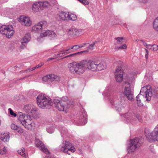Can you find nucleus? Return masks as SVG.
I'll return each mask as SVG.
<instances>
[{
	"mask_svg": "<svg viewBox=\"0 0 158 158\" xmlns=\"http://www.w3.org/2000/svg\"><path fill=\"white\" fill-rule=\"evenodd\" d=\"M10 127L12 129L14 130H16L19 128V127L16 124L13 123L11 124Z\"/></svg>",
	"mask_w": 158,
	"mask_h": 158,
	"instance_id": "obj_36",
	"label": "nucleus"
},
{
	"mask_svg": "<svg viewBox=\"0 0 158 158\" xmlns=\"http://www.w3.org/2000/svg\"><path fill=\"white\" fill-rule=\"evenodd\" d=\"M80 2L85 5H88L89 4L88 1L87 0H78Z\"/></svg>",
	"mask_w": 158,
	"mask_h": 158,
	"instance_id": "obj_40",
	"label": "nucleus"
},
{
	"mask_svg": "<svg viewBox=\"0 0 158 158\" xmlns=\"http://www.w3.org/2000/svg\"><path fill=\"white\" fill-rule=\"evenodd\" d=\"M123 72L120 66H117L114 73L115 77L117 81L120 82L123 79Z\"/></svg>",
	"mask_w": 158,
	"mask_h": 158,
	"instance_id": "obj_10",
	"label": "nucleus"
},
{
	"mask_svg": "<svg viewBox=\"0 0 158 158\" xmlns=\"http://www.w3.org/2000/svg\"><path fill=\"white\" fill-rule=\"evenodd\" d=\"M24 110L31 116L35 117L37 113V109L32 105H27L23 108Z\"/></svg>",
	"mask_w": 158,
	"mask_h": 158,
	"instance_id": "obj_9",
	"label": "nucleus"
},
{
	"mask_svg": "<svg viewBox=\"0 0 158 158\" xmlns=\"http://www.w3.org/2000/svg\"><path fill=\"white\" fill-rule=\"evenodd\" d=\"M47 26V22L45 21H41L32 27V31L40 32Z\"/></svg>",
	"mask_w": 158,
	"mask_h": 158,
	"instance_id": "obj_13",
	"label": "nucleus"
},
{
	"mask_svg": "<svg viewBox=\"0 0 158 158\" xmlns=\"http://www.w3.org/2000/svg\"><path fill=\"white\" fill-rule=\"evenodd\" d=\"M77 19L76 15L74 14H68L67 21L69 20L75 21Z\"/></svg>",
	"mask_w": 158,
	"mask_h": 158,
	"instance_id": "obj_26",
	"label": "nucleus"
},
{
	"mask_svg": "<svg viewBox=\"0 0 158 158\" xmlns=\"http://www.w3.org/2000/svg\"><path fill=\"white\" fill-rule=\"evenodd\" d=\"M43 64H44L43 63H41L40 64H39L36 66L35 67H36V68H38L42 66L43 65Z\"/></svg>",
	"mask_w": 158,
	"mask_h": 158,
	"instance_id": "obj_50",
	"label": "nucleus"
},
{
	"mask_svg": "<svg viewBox=\"0 0 158 158\" xmlns=\"http://www.w3.org/2000/svg\"><path fill=\"white\" fill-rule=\"evenodd\" d=\"M20 47L22 49H24L25 48V45L23 44H22L20 46Z\"/></svg>",
	"mask_w": 158,
	"mask_h": 158,
	"instance_id": "obj_51",
	"label": "nucleus"
},
{
	"mask_svg": "<svg viewBox=\"0 0 158 158\" xmlns=\"http://www.w3.org/2000/svg\"><path fill=\"white\" fill-rule=\"evenodd\" d=\"M123 37H122L115 38V39L117 40V43L118 44H121L123 42Z\"/></svg>",
	"mask_w": 158,
	"mask_h": 158,
	"instance_id": "obj_34",
	"label": "nucleus"
},
{
	"mask_svg": "<svg viewBox=\"0 0 158 158\" xmlns=\"http://www.w3.org/2000/svg\"><path fill=\"white\" fill-rule=\"evenodd\" d=\"M7 152V149L4 147L2 149H0V154L2 155L5 154Z\"/></svg>",
	"mask_w": 158,
	"mask_h": 158,
	"instance_id": "obj_39",
	"label": "nucleus"
},
{
	"mask_svg": "<svg viewBox=\"0 0 158 158\" xmlns=\"http://www.w3.org/2000/svg\"><path fill=\"white\" fill-rule=\"evenodd\" d=\"M35 69H36V67H34V68H33L31 70H30V71L33 70H35Z\"/></svg>",
	"mask_w": 158,
	"mask_h": 158,
	"instance_id": "obj_54",
	"label": "nucleus"
},
{
	"mask_svg": "<svg viewBox=\"0 0 158 158\" xmlns=\"http://www.w3.org/2000/svg\"><path fill=\"white\" fill-rule=\"evenodd\" d=\"M18 152L19 154L22 156L23 157L26 158V155L25 153V151L24 148H20L18 151Z\"/></svg>",
	"mask_w": 158,
	"mask_h": 158,
	"instance_id": "obj_29",
	"label": "nucleus"
},
{
	"mask_svg": "<svg viewBox=\"0 0 158 158\" xmlns=\"http://www.w3.org/2000/svg\"><path fill=\"white\" fill-rule=\"evenodd\" d=\"M124 116V118H126L127 120H128L131 121V120L134 119L135 117H136L139 122H142L143 121L139 114H135L131 112H129L126 113Z\"/></svg>",
	"mask_w": 158,
	"mask_h": 158,
	"instance_id": "obj_14",
	"label": "nucleus"
},
{
	"mask_svg": "<svg viewBox=\"0 0 158 158\" xmlns=\"http://www.w3.org/2000/svg\"><path fill=\"white\" fill-rule=\"evenodd\" d=\"M84 122L83 123H82V124L83 125H84L86 123H87V120H86V118H85L84 119Z\"/></svg>",
	"mask_w": 158,
	"mask_h": 158,
	"instance_id": "obj_52",
	"label": "nucleus"
},
{
	"mask_svg": "<svg viewBox=\"0 0 158 158\" xmlns=\"http://www.w3.org/2000/svg\"><path fill=\"white\" fill-rule=\"evenodd\" d=\"M56 36V33L50 30H45L40 34V37H41L49 36L52 38H54Z\"/></svg>",
	"mask_w": 158,
	"mask_h": 158,
	"instance_id": "obj_16",
	"label": "nucleus"
},
{
	"mask_svg": "<svg viewBox=\"0 0 158 158\" xmlns=\"http://www.w3.org/2000/svg\"><path fill=\"white\" fill-rule=\"evenodd\" d=\"M95 44V42H94L92 44L89 45V46L87 48L88 50H93L94 48V46Z\"/></svg>",
	"mask_w": 158,
	"mask_h": 158,
	"instance_id": "obj_37",
	"label": "nucleus"
},
{
	"mask_svg": "<svg viewBox=\"0 0 158 158\" xmlns=\"http://www.w3.org/2000/svg\"><path fill=\"white\" fill-rule=\"evenodd\" d=\"M35 144L36 147L39 148L41 151L46 154H48L49 152L45 147L44 143L38 139H36L35 141Z\"/></svg>",
	"mask_w": 158,
	"mask_h": 158,
	"instance_id": "obj_12",
	"label": "nucleus"
},
{
	"mask_svg": "<svg viewBox=\"0 0 158 158\" xmlns=\"http://www.w3.org/2000/svg\"><path fill=\"white\" fill-rule=\"evenodd\" d=\"M60 150L63 152L69 155H70V153L69 152V151L74 152L75 151V149L73 146L72 144L68 141H65L63 143L60 148Z\"/></svg>",
	"mask_w": 158,
	"mask_h": 158,
	"instance_id": "obj_6",
	"label": "nucleus"
},
{
	"mask_svg": "<svg viewBox=\"0 0 158 158\" xmlns=\"http://www.w3.org/2000/svg\"><path fill=\"white\" fill-rule=\"evenodd\" d=\"M18 120L26 129L31 130L34 128L35 124L30 116L19 112L18 114Z\"/></svg>",
	"mask_w": 158,
	"mask_h": 158,
	"instance_id": "obj_2",
	"label": "nucleus"
},
{
	"mask_svg": "<svg viewBox=\"0 0 158 158\" xmlns=\"http://www.w3.org/2000/svg\"><path fill=\"white\" fill-rule=\"evenodd\" d=\"M8 25H2L0 27V33L4 35L6 33V31Z\"/></svg>",
	"mask_w": 158,
	"mask_h": 158,
	"instance_id": "obj_28",
	"label": "nucleus"
},
{
	"mask_svg": "<svg viewBox=\"0 0 158 158\" xmlns=\"http://www.w3.org/2000/svg\"><path fill=\"white\" fill-rule=\"evenodd\" d=\"M124 94L127 98L131 101L133 99V93L130 89V83L127 81L125 82Z\"/></svg>",
	"mask_w": 158,
	"mask_h": 158,
	"instance_id": "obj_8",
	"label": "nucleus"
},
{
	"mask_svg": "<svg viewBox=\"0 0 158 158\" xmlns=\"http://www.w3.org/2000/svg\"><path fill=\"white\" fill-rule=\"evenodd\" d=\"M140 2H142V0H138Z\"/></svg>",
	"mask_w": 158,
	"mask_h": 158,
	"instance_id": "obj_57",
	"label": "nucleus"
},
{
	"mask_svg": "<svg viewBox=\"0 0 158 158\" xmlns=\"http://www.w3.org/2000/svg\"><path fill=\"white\" fill-rule=\"evenodd\" d=\"M31 69H28V70H27V71H28V70H30Z\"/></svg>",
	"mask_w": 158,
	"mask_h": 158,
	"instance_id": "obj_58",
	"label": "nucleus"
},
{
	"mask_svg": "<svg viewBox=\"0 0 158 158\" xmlns=\"http://www.w3.org/2000/svg\"><path fill=\"white\" fill-rule=\"evenodd\" d=\"M88 52V50H85V51H81V52H77V53H73V54H70L66 56H65L64 58H68V57H71V56H73L74 55H76L77 54H80V53H83V52Z\"/></svg>",
	"mask_w": 158,
	"mask_h": 158,
	"instance_id": "obj_35",
	"label": "nucleus"
},
{
	"mask_svg": "<svg viewBox=\"0 0 158 158\" xmlns=\"http://www.w3.org/2000/svg\"><path fill=\"white\" fill-rule=\"evenodd\" d=\"M68 100V98L66 96L62 97L61 99L60 100V102L61 103L64 104V105L66 106H67V105H69L67 102Z\"/></svg>",
	"mask_w": 158,
	"mask_h": 158,
	"instance_id": "obj_31",
	"label": "nucleus"
},
{
	"mask_svg": "<svg viewBox=\"0 0 158 158\" xmlns=\"http://www.w3.org/2000/svg\"><path fill=\"white\" fill-rule=\"evenodd\" d=\"M6 33L4 35L6 37L10 38L13 35L14 33V30L13 26L11 25H8L7 29L6 30Z\"/></svg>",
	"mask_w": 158,
	"mask_h": 158,
	"instance_id": "obj_18",
	"label": "nucleus"
},
{
	"mask_svg": "<svg viewBox=\"0 0 158 158\" xmlns=\"http://www.w3.org/2000/svg\"><path fill=\"white\" fill-rule=\"evenodd\" d=\"M115 106L117 107V110H118L119 112H120L121 111V107H122L120 105H119L118 107V106H117L116 105Z\"/></svg>",
	"mask_w": 158,
	"mask_h": 158,
	"instance_id": "obj_49",
	"label": "nucleus"
},
{
	"mask_svg": "<svg viewBox=\"0 0 158 158\" xmlns=\"http://www.w3.org/2000/svg\"><path fill=\"white\" fill-rule=\"evenodd\" d=\"M9 138L8 133L2 134L0 135V139L4 142L8 141Z\"/></svg>",
	"mask_w": 158,
	"mask_h": 158,
	"instance_id": "obj_21",
	"label": "nucleus"
},
{
	"mask_svg": "<svg viewBox=\"0 0 158 158\" xmlns=\"http://www.w3.org/2000/svg\"><path fill=\"white\" fill-rule=\"evenodd\" d=\"M39 2L42 10L47 8L49 5L48 2L47 1Z\"/></svg>",
	"mask_w": 158,
	"mask_h": 158,
	"instance_id": "obj_24",
	"label": "nucleus"
},
{
	"mask_svg": "<svg viewBox=\"0 0 158 158\" xmlns=\"http://www.w3.org/2000/svg\"><path fill=\"white\" fill-rule=\"evenodd\" d=\"M8 110L9 111L10 114L12 116H14V117H15L17 116L16 114L11 109L9 108L8 109Z\"/></svg>",
	"mask_w": 158,
	"mask_h": 158,
	"instance_id": "obj_41",
	"label": "nucleus"
},
{
	"mask_svg": "<svg viewBox=\"0 0 158 158\" xmlns=\"http://www.w3.org/2000/svg\"><path fill=\"white\" fill-rule=\"evenodd\" d=\"M80 48L79 45H76L73 46H71L69 47V48L66 49L64 51H68L71 49H73V50H77ZM64 51H61L63 52Z\"/></svg>",
	"mask_w": 158,
	"mask_h": 158,
	"instance_id": "obj_30",
	"label": "nucleus"
},
{
	"mask_svg": "<svg viewBox=\"0 0 158 158\" xmlns=\"http://www.w3.org/2000/svg\"><path fill=\"white\" fill-rule=\"evenodd\" d=\"M68 14L64 12H61L59 13L58 15L60 19L61 20L67 21Z\"/></svg>",
	"mask_w": 158,
	"mask_h": 158,
	"instance_id": "obj_22",
	"label": "nucleus"
},
{
	"mask_svg": "<svg viewBox=\"0 0 158 158\" xmlns=\"http://www.w3.org/2000/svg\"><path fill=\"white\" fill-rule=\"evenodd\" d=\"M143 44L144 46H145L146 47V48H147L149 49H151V48L152 45L150 44H148L144 42L143 43Z\"/></svg>",
	"mask_w": 158,
	"mask_h": 158,
	"instance_id": "obj_43",
	"label": "nucleus"
},
{
	"mask_svg": "<svg viewBox=\"0 0 158 158\" xmlns=\"http://www.w3.org/2000/svg\"><path fill=\"white\" fill-rule=\"evenodd\" d=\"M145 136L148 141H158V124L155 127L152 131L147 129L145 131Z\"/></svg>",
	"mask_w": 158,
	"mask_h": 158,
	"instance_id": "obj_5",
	"label": "nucleus"
},
{
	"mask_svg": "<svg viewBox=\"0 0 158 158\" xmlns=\"http://www.w3.org/2000/svg\"><path fill=\"white\" fill-rule=\"evenodd\" d=\"M55 58H49L48 59L47 61H50L51 60L54 59H55Z\"/></svg>",
	"mask_w": 158,
	"mask_h": 158,
	"instance_id": "obj_53",
	"label": "nucleus"
},
{
	"mask_svg": "<svg viewBox=\"0 0 158 158\" xmlns=\"http://www.w3.org/2000/svg\"><path fill=\"white\" fill-rule=\"evenodd\" d=\"M49 75V81H52L56 80L57 77L56 75L54 74H50Z\"/></svg>",
	"mask_w": 158,
	"mask_h": 158,
	"instance_id": "obj_33",
	"label": "nucleus"
},
{
	"mask_svg": "<svg viewBox=\"0 0 158 158\" xmlns=\"http://www.w3.org/2000/svg\"><path fill=\"white\" fill-rule=\"evenodd\" d=\"M140 41H142V42H143V40H141Z\"/></svg>",
	"mask_w": 158,
	"mask_h": 158,
	"instance_id": "obj_59",
	"label": "nucleus"
},
{
	"mask_svg": "<svg viewBox=\"0 0 158 158\" xmlns=\"http://www.w3.org/2000/svg\"><path fill=\"white\" fill-rule=\"evenodd\" d=\"M55 127L53 126H48L46 128L47 132L49 133H52L54 131Z\"/></svg>",
	"mask_w": 158,
	"mask_h": 158,
	"instance_id": "obj_32",
	"label": "nucleus"
},
{
	"mask_svg": "<svg viewBox=\"0 0 158 158\" xmlns=\"http://www.w3.org/2000/svg\"><path fill=\"white\" fill-rule=\"evenodd\" d=\"M137 104L138 106H143V104L141 102V100L139 101H137Z\"/></svg>",
	"mask_w": 158,
	"mask_h": 158,
	"instance_id": "obj_48",
	"label": "nucleus"
},
{
	"mask_svg": "<svg viewBox=\"0 0 158 158\" xmlns=\"http://www.w3.org/2000/svg\"><path fill=\"white\" fill-rule=\"evenodd\" d=\"M138 148L135 146L131 142L128 147V151L129 153H131L133 152L137 149Z\"/></svg>",
	"mask_w": 158,
	"mask_h": 158,
	"instance_id": "obj_23",
	"label": "nucleus"
},
{
	"mask_svg": "<svg viewBox=\"0 0 158 158\" xmlns=\"http://www.w3.org/2000/svg\"><path fill=\"white\" fill-rule=\"evenodd\" d=\"M145 50L146 51V54L145 55V57L146 59H147L148 58V55L149 54V52L148 50L146 49H145Z\"/></svg>",
	"mask_w": 158,
	"mask_h": 158,
	"instance_id": "obj_46",
	"label": "nucleus"
},
{
	"mask_svg": "<svg viewBox=\"0 0 158 158\" xmlns=\"http://www.w3.org/2000/svg\"><path fill=\"white\" fill-rule=\"evenodd\" d=\"M49 75H47L43 77L42 78V80L44 81H49Z\"/></svg>",
	"mask_w": 158,
	"mask_h": 158,
	"instance_id": "obj_44",
	"label": "nucleus"
},
{
	"mask_svg": "<svg viewBox=\"0 0 158 158\" xmlns=\"http://www.w3.org/2000/svg\"><path fill=\"white\" fill-rule=\"evenodd\" d=\"M37 102L38 106L44 109L49 108L53 104V102L50 98H47L42 94L37 97Z\"/></svg>",
	"mask_w": 158,
	"mask_h": 158,
	"instance_id": "obj_3",
	"label": "nucleus"
},
{
	"mask_svg": "<svg viewBox=\"0 0 158 158\" xmlns=\"http://www.w3.org/2000/svg\"><path fill=\"white\" fill-rule=\"evenodd\" d=\"M127 48V45L126 44H123L122 46H120L117 47L116 48L118 49H126Z\"/></svg>",
	"mask_w": 158,
	"mask_h": 158,
	"instance_id": "obj_42",
	"label": "nucleus"
},
{
	"mask_svg": "<svg viewBox=\"0 0 158 158\" xmlns=\"http://www.w3.org/2000/svg\"><path fill=\"white\" fill-rule=\"evenodd\" d=\"M65 50H61L59 51V52H60V53H58L56 56V58L58 57H60L61 56H62L65 55H67L70 52H69L68 51H63L61 52V51H64Z\"/></svg>",
	"mask_w": 158,
	"mask_h": 158,
	"instance_id": "obj_25",
	"label": "nucleus"
},
{
	"mask_svg": "<svg viewBox=\"0 0 158 158\" xmlns=\"http://www.w3.org/2000/svg\"><path fill=\"white\" fill-rule=\"evenodd\" d=\"M24 130L23 129L21 128H19V130H18V132L19 134H22Z\"/></svg>",
	"mask_w": 158,
	"mask_h": 158,
	"instance_id": "obj_47",
	"label": "nucleus"
},
{
	"mask_svg": "<svg viewBox=\"0 0 158 158\" xmlns=\"http://www.w3.org/2000/svg\"><path fill=\"white\" fill-rule=\"evenodd\" d=\"M151 87L150 86H144L141 89L139 94L136 97L137 101H139L140 95H142L143 97L146 98V100L150 101L151 98L152 94L151 91L150 89Z\"/></svg>",
	"mask_w": 158,
	"mask_h": 158,
	"instance_id": "obj_4",
	"label": "nucleus"
},
{
	"mask_svg": "<svg viewBox=\"0 0 158 158\" xmlns=\"http://www.w3.org/2000/svg\"><path fill=\"white\" fill-rule=\"evenodd\" d=\"M89 44V43H82V44H79V45L80 48H81L85 47L87 46V44Z\"/></svg>",
	"mask_w": 158,
	"mask_h": 158,
	"instance_id": "obj_45",
	"label": "nucleus"
},
{
	"mask_svg": "<svg viewBox=\"0 0 158 158\" xmlns=\"http://www.w3.org/2000/svg\"><path fill=\"white\" fill-rule=\"evenodd\" d=\"M32 10L33 11L36 12H38L40 10H42L39 2H35L33 4Z\"/></svg>",
	"mask_w": 158,
	"mask_h": 158,
	"instance_id": "obj_19",
	"label": "nucleus"
},
{
	"mask_svg": "<svg viewBox=\"0 0 158 158\" xmlns=\"http://www.w3.org/2000/svg\"><path fill=\"white\" fill-rule=\"evenodd\" d=\"M153 26L154 29L156 31H158V16L154 20Z\"/></svg>",
	"mask_w": 158,
	"mask_h": 158,
	"instance_id": "obj_27",
	"label": "nucleus"
},
{
	"mask_svg": "<svg viewBox=\"0 0 158 158\" xmlns=\"http://www.w3.org/2000/svg\"><path fill=\"white\" fill-rule=\"evenodd\" d=\"M19 21L22 25L27 26H30L32 23L29 17L23 16H21L19 17Z\"/></svg>",
	"mask_w": 158,
	"mask_h": 158,
	"instance_id": "obj_15",
	"label": "nucleus"
},
{
	"mask_svg": "<svg viewBox=\"0 0 158 158\" xmlns=\"http://www.w3.org/2000/svg\"><path fill=\"white\" fill-rule=\"evenodd\" d=\"M146 0H142V2H144Z\"/></svg>",
	"mask_w": 158,
	"mask_h": 158,
	"instance_id": "obj_56",
	"label": "nucleus"
},
{
	"mask_svg": "<svg viewBox=\"0 0 158 158\" xmlns=\"http://www.w3.org/2000/svg\"><path fill=\"white\" fill-rule=\"evenodd\" d=\"M87 68L92 71H99L105 69L107 65L106 63L100 60L95 59L94 61L89 60L85 63L73 62L68 64V68L71 73L76 74H81Z\"/></svg>",
	"mask_w": 158,
	"mask_h": 158,
	"instance_id": "obj_1",
	"label": "nucleus"
},
{
	"mask_svg": "<svg viewBox=\"0 0 158 158\" xmlns=\"http://www.w3.org/2000/svg\"><path fill=\"white\" fill-rule=\"evenodd\" d=\"M54 103L55 107L59 110L64 111L66 112H67V110L70 107V105H67V106L64 105V104L60 102L59 99L57 98L54 100Z\"/></svg>",
	"mask_w": 158,
	"mask_h": 158,
	"instance_id": "obj_7",
	"label": "nucleus"
},
{
	"mask_svg": "<svg viewBox=\"0 0 158 158\" xmlns=\"http://www.w3.org/2000/svg\"><path fill=\"white\" fill-rule=\"evenodd\" d=\"M103 95H105V96H106V95H107V94H106L105 91V92H104V94Z\"/></svg>",
	"mask_w": 158,
	"mask_h": 158,
	"instance_id": "obj_55",
	"label": "nucleus"
},
{
	"mask_svg": "<svg viewBox=\"0 0 158 158\" xmlns=\"http://www.w3.org/2000/svg\"><path fill=\"white\" fill-rule=\"evenodd\" d=\"M130 142L137 148H138L142 145L143 139L141 137H136L133 139H131Z\"/></svg>",
	"mask_w": 158,
	"mask_h": 158,
	"instance_id": "obj_17",
	"label": "nucleus"
},
{
	"mask_svg": "<svg viewBox=\"0 0 158 158\" xmlns=\"http://www.w3.org/2000/svg\"><path fill=\"white\" fill-rule=\"evenodd\" d=\"M151 49L154 51H156L158 49V45L156 44L152 45Z\"/></svg>",
	"mask_w": 158,
	"mask_h": 158,
	"instance_id": "obj_38",
	"label": "nucleus"
},
{
	"mask_svg": "<svg viewBox=\"0 0 158 158\" xmlns=\"http://www.w3.org/2000/svg\"><path fill=\"white\" fill-rule=\"evenodd\" d=\"M68 35L70 37L78 36L82 33V30L74 27H71L66 30Z\"/></svg>",
	"mask_w": 158,
	"mask_h": 158,
	"instance_id": "obj_11",
	"label": "nucleus"
},
{
	"mask_svg": "<svg viewBox=\"0 0 158 158\" xmlns=\"http://www.w3.org/2000/svg\"><path fill=\"white\" fill-rule=\"evenodd\" d=\"M31 35L29 33L26 34L21 40V44L28 43L30 40Z\"/></svg>",
	"mask_w": 158,
	"mask_h": 158,
	"instance_id": "obj_20",
	"label": "nucleus"
}]
</instances>
